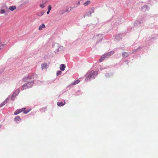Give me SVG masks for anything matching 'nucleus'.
Returning a JSON list of instances; mask_svg holds the SVG:
<instances>
[{"label":"nucleus","mask_w":158,"mask_h":158,"mask_svg":"<svg viewBox=\"0 0 158 158\" xmlns=\"http://www.w3.org/2000/svg\"><path fill=\"white\" fill-rule=\"evenodd\" d=\"M38 77L37 75L35 73H31L24 77L23 79L24 82H30L31 81L34 80V79Z\"/></svg>","instance_id":"nucleus-1"},{"label":"nucleus","mask_w":158,"mask_h":158,"mask_svg":"<svg viewBox=\"0 0 158 158\" xmlns=\"http://www.w3.org/2000/svg\"><path fill=\"white\" fill-rule=\"evenodd\" d=\"M97 74V72L96 71H92L87 73V76L85 78L86 81H88L91 80V79L94 78Z\"/></svg>","instance_id":"nucleus-2"},{"label":"nucleus","mask_w":158,"mask_h":158,"mask_svg":"<svg viewBox=\"0 0 158 158\" xmlns=\"http://www.w3.org/2000/svg\"><path fill=\"white\" fill-rule=\"evenodd\" d=\"M34 81L32 80L30 82H27V83L24 84L21 87V89L23 90L24 89H26L30 88L34 84Z\"/></svg>","instance_id":"nucleus-3"},{"label":"nucleus","mask_w":158,"mask_h":158,"mask_svg":"<svg viewBox=\"0 0 158 158\" xmlns=\"http://www.w3.org/2000/svg\"><path fill=\"white\" fill-rule=\"evenodd\" d=\"M19 93V91L18 89H16L15 90V92L13 93L12 95V97L11 98V99L13 101L15 97Z\"/></svg>","instance_id":"nucleus-4"},{"label":"nucleus","mask_w":158,"mask_h":158,"mask_svg":"<svg viewBox=\"0 0 158 158\" xmlns=\"http://www.w3.org/2000/svg\"><path fill=\"white\" fill-rule=\"evenodd\" d=\"M94 9L93 8H91L89 11L87 13H86L85 14V15L86 16H89L91 15V14L92 13H94Z\"/></svg>","instance_id":"nucleus-5"},{"label":"nucleus","mask_w":158,"mask_h":158,"mask_svg":"<svg viewBox=\"0 0 158 158\" xmlns=\"http://www.w3.org/2000/svg\"><path fill=\"white\" fill-rule=\"evenodd\" d=\"M48 65L46 63H44L41 64L42 69H46L47 68Z\"/></svg>","instance_id":"nucleus-6"},{"label":"nucleus","mask_w":158,"mask_h":158,"mask_svg":"<svg viewBox=\"0 0 158 158\" xmlns=\"http://www.w3.org/2000/svg\"><path fill=\"white\" fill-rule=\"evenodd\" d=\"M114 53V51H111L108 53L105 54L106 56L107 57H109L110 56H111V55L113 54Z\"/></svg>","instance_id":"nucleus-7"},{"label":"nucleus","mask_w":158,"mask_h":158,"mask_svg":"<svg viewBox=\"0 0 158 158\" xmlns=\"http://www.w3.org/2000/svg\"><path fill=\"white\" fill-rule=\"evenodd\" d=\"M107 58L105 54L103 55L102 56L101 58L99 60V61L100 62L102 61L106 58Z\"/></svg>","instance_id":"nucleus-8"},{"label":"nucleus","mask_w":158,"mask_h":158,"mask_svg":"<svg viewBox=\"0 0 158 158\" xmlns=\"http://www.w3.org/2000/svg\"><path fill=\"white\" fill-rule=\"evenodd\" d=\"M65 66L64 64H61L60 65V69L62 71H64L65 69Z\"/></svg>","instance_id":"nucleus-9"},{"label":"nucleus","mask_w":158,"mask_h":158,"mask_svg":"<svg viewBox=\"0 0 158 158\" xmlns=\"http://www.w3.org/2000/svg\"><path fill=\"white\" fill-rule=\"evenodd\" d=\"M65 104V101H64V102H57V105L58 106H63V105H64Z\"/></svg>","instance_id":"nucleus-10"},{"label":"nucleus","mask_w":158,"mask_h":158,"mask_svg":"<svg viewBox=\"0 0 158 158\" xmlns=\"http://www.w3.org/2000/svg\"><path fill=\"white\" fill-rule=\"evenodd\" d=\"M21 120V118L19 116H16L14 119V120L16 122L18 121H20Z\"/></svg>","instance_id":"nucleus-11"},{"label":"nucleus","mask_w":158,"mask_h":158,"mask_svg":"<svg viewBox=\"0 0 158 158\" xmlns=\"http://www.w3.org/2000/svg\"><path fill=\"white\" fill-rule=\"evenodd\" d=\"M122 55L123 57H126L128 56L129 55V54L128 52H124L123 53Z\"/></svg>","instance_id":"nucleus-12"},{"label":"nucleus","mask_w":158,"mask_h":158,"mask_svg":"<svg viewBox=\"0 0 158 158\" xmlns=\"http://www.w3.org/2000/svg\"><path fill=\"white\" fill-rule=\"evenodd\" d=\"M9 99L7 98L5 101H4L0 105V106L2 107L3 106L6 104L8 102Z\"/></svg>","instance_id":"nucleus-13"},{"label":"nucleus","mask_w":158,"mask_h":158,"mask_svg":"<svg viewBox=\"0 0 158 158\" xmlns=\"http://www.w3.org/2000/svg\"><path fill=\"white\" fill-rule=\"evenodd\" d=\"M45 25L44 23H42L41 25L39 27V30H41L43 28H45Z\"/></svg>","instance_id":"nucleus-14"},{"label":"nucleus","mask_w":158,"mask_h":158,"mask_svg":"<svg viewBox=\"0 0 158 158\" xmlns=\"http://www.w3.org/2000/svg\"><path fill=\"white\" fill-rule=\"evenodd\" d=\"M16 6H10L9 7V9L12 11L16 9Z\"/></svg>","instance_id":"nucleus-15"},{"label":"nucleus","mask_w":158,"mask_h":158,"mask_svg":"<svg viewBox=\"0 0 158 158\" xmlns=\"http://www.w3.org/2000/svg\"><path fill=\"white\" fill-rule=\"evenodd\" d=\"M95 39H98L99 40H101L102 38V35H97L96 36H95Z\"/></svg>","instance_id":"nucleus-16"},{"label":"nucleus","mask_w":158,"mask_h":158,"mask_svg":"<svg viewBox=\"0 0 158 158\" xmlns=\"http://www.w3.org/2000/svg\"><path fill=\"white\" fill-rule=\"evenodd\" d=\"M90 2L89 1H87L84 3V5L85 6H87L89 4H90Z\"/></svg>","instance_id":"nucleus-17"},{"label":"nucleus","mask_w":158,"mask_h":158,"mask_svg":"<svg viewBox=\"0 0 158 158\" xmlns=\"http://www.w3.org/2000/svg\"><path fill=\"white\" fill-rule=\"evenodd\" d=\"M80 81L79 80H77L73 84V85H75L80 82Z\"/></svg>","instance_id":"nucleus-18"},{"label":"nucleus","mask_w":158,"mask_h":158,"mask_svg":"<svg viewBox=\"0 0 158 158\" xmlns=\"http://www.w3.org/2000/svg\"><path fill=\"white\" fill-rule=\"evenodd\" d=\"M62 72L60 71H58L57 72L56 75L58 76L59 75H60L61 74Z\"/></svg>","instance_id":"nucleus-19"},{"label":"nucleus","mask_w":158,"mask_h":158,"mask_svg":"<svg viewBox=\"0 0 158 158\" xmlns=\"http://www.w3.org/2000/svg\"><path fill=\"white\" fill-rule=\"evenodd\" d=\"M30 111V110H27L24 111L23 112L24 114H26L28 113Z\"/></svg>","instance_id":"nucleus-20"},{"label":"nucleus","mask_w":158,"mask_h":158,"mask_svg":"<svg viewBox=\"0 0 158 158\" xmlns=\"http://www.w3.org/2000/svg\"><path fill=\"white\" fill-rule=\"evenodd\" d=\"M25 108H22V109H19V110H18L19 111V113L20 112H21L23 111L25 109Z\"/></svg>","instance_id":"nucleus-21"},{"label":"nucleus","mask_w":158,"mask_h":158,"mask_svg":"<svg viewBox=\"0 0 158 158\" xmlns=\"http://www.w3.org/2000/svg\"><path fill=\"white\" fill-rule=\"evenodd\" d=\"M19 111L18 110H16L14 112V114L15 115H17L19 114Z\"/></svg>","instance_id":"nucleus-22"},{"label":"nucleus","mask_w":158,"mask_h":158,"mask_svg":"<svg viewBox=\"0 0 158 158\" xmlns=\"http://www.w3.org/2000/svg\"><path fill=\"white\" fill-rule=\"evenodd\" d=\"M0 12L1 14H3L5 13V10L3 9H1V10Z\"/></svg>","instance_id":"nucleus-23"},{"label":"nucleus","mask_w":158,"mask_h":158,"mask_svg":"<svg viewBox=\"0 0 158 158\" xmlns=\"http://www.w3.org/2000/svg\"><path fill=\"white\" fill-rule=\"evenodd\" d=\"M44 11H41L40 13V15H39L38 16H41L42 15H43L44 14Z\"/></svg>","instance_id":"nucleus-24"},{"label":"nucleus","mask_w":158,"mask_h":158,"mask_svg":"<svg viewBox=\"0 0 158 158\" xmlns=\"http://www.w3.org/2000/svg\"><path fill=\"white\" fill-rule=\"evenodd\" d=\"M40 7L42 8H43L45 7V6L43 4H40Z\"/></svg>","instance_id":"nucleus-25"},{"label":"nucleus","mask_w":158,"mask_h":158,"mask_svg":"<svg viewBox=\"0 0 158 158\" xmlns=\"http://www.w3.org/2000/svg\"><path fill=\"white\" fill-rule=\"evenodd\" d=\"M51 9H52L51 6L50 5L48 6V10L50 11V10H51Z\"/></svg>","instance_id":"nucleus-26"},{"label":"nucleus","mask_w":158,"mask_h":158,"mask_svg":"<svg viewBox=\"0 0 158 158\" xmlns=\"http://www.w3.org/2000/svg\"><path fill=\"white\" fill-rule=\"evenodd\" d=\"M63 48V47H60L59 48H58V49H57V50L56 51V52H58L59 51V49H61V48Z\"/></svg>","instance_id":"nucleus-27"},{"label":"nucleus","mask_w":158,"mask_h":158,"mask_svg":"<svg viewBox=\"0 0 158 158\" xmlns=\"http://www.w3.org/2000/svg\"><path fill=\"white\" fill-rule=\"evenodd\" d=\"M80 1H79V2H77V5H80Z\"/></svg>","instance_id":"nucleus-28"},{"label":"nucleus","mask_w":158,"mask_h":158,"mask_svg":"<svg viewBox=\"0 0 158 158\" xmlns=\"http://www.w3.org/2000/svg\"><path fill=\"white\" fill-rule=\"evenodd\" d=\"M50 12V11L48 10V11L47 12V14L48 15L49 14Z\"/></svg>","instance_id":"nucleus-29"},{"label":"nucleus","mask_w":158,"mask_h":158,"mask_svg":"<svg viewBox=\"0 0 158 158\" xmlns=\"http://www.w3.org/2000/svg\"><path fill=\"white\" fill-rule=\"evenodd\" d=\"M133 52H131L130 53H131H131H133Z\"/></svg>","instance_id":"nucleus-30"}]
</instances>
